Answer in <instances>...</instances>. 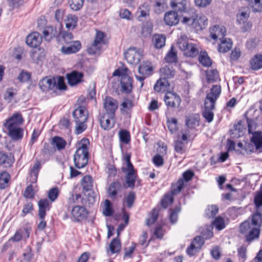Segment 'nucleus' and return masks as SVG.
Instances as JSON below:
<instances>
[{
    "label": "nucleus",
    "instance_id": "nucleus-1",
    "mask_svg": "<svg viewBox=\"0 0 262 262\" xmlns=\"http://www.w3.org/2000/svg\"><path fill=\"white\" fill-rule=\"evenodd\" d=\"M39 86L43 92L51 90L56 93L57 90H66L67 86L64 79L62 76L46 77L43 78L39 82Z\"/></svg>",
    "mask_w": 262,
    "mask_h": 262
},
{
    "label": "nucleus",
    "instance_id": "nucleus-2",
    "mask_svg": "<svg viewBox=\"0 0 262 262\" xmlns=\"http://www.w3.org/2000/svg\"><path fill=\"white\" fill-rule=\"evenodd\" d=\"M117 77L120 81L119 91L122 93L129 94L133 89V79L129 76V70L127 68H121L116 69L112 74Z\"/></svg>",
    "mask_w": 262,
    "mask_h": 262
},
{
    "label": "nucleus",
    "instance_id": "nucleus-3",
    "mask_svg": "<svg viewBox=\"0 0 262 262\" xmlns=\"http://www.w3.org/2000/svg\"><path fill=\"white\" fill-rule=\"evenodd\" d=\"M81 146L76 150L74 156V162L76 167L81 168L85 167L88 162L89 152L87 144L89 141L88 139L83 138L81 140Z\"/></svg>",
    "mask_w": 262,
    "mask_h": 262
},
{
    "label": "nucleus",
    "instance_id": "nucleus-4",
    "mask_svg": "<svg viewBox=\"0 0 262 262\" xmlns=\"http://www.w3.org/2000/svg\"><path fill=\"white\" fill-rule=\"evenodd\" d=\"M73 116L76 125V133L78 134L82 133L86 128L85 122L88 118L85 107L83 106L78 107L73 112Z\"/></svg>",
    "mask_w": 262,
    "mask_h": 262
},
{
    "label": "nucleus",
    "instance_id": "nucleus-5",
    "mask_svg": "<svg viewBox=\"0 0 262 262\" xmlns=\"http://www.w3.org/2000/svg\"><path fill=\"white\" fill-rule=\"evenodd\" d=\"M240 231L246 235V241L248 242L258 238L259 235V229L252 225L249 220L245 221L241 224Z\"/></svg>",
    "mask_w": 262,
    "mask_h": 262
},
{
    "label": "nucleus",
    "instance_id": "nucleus-6",
    "mask_svg": "<svg viewBox=\"0 0 262 262\" xmlns=\"http://www.w3.org/2000/svg\"><path fill=\"white\" fill-rule=\"evenodd\" d=\"M88 211L86 208L80 205H76L73 207L71 210V219L75 222H80L86 219Z\"/></svg>",
    "mask_w": 262,
    "mask_h": 262
},
{
    "label": "nucleus",
    "instance_id": "nucleus-7",
    "mask_svg": "<svg viewBox=\"0 0 262 262\" xmlns=\"http://www.w3.org/2000/svg\"><path fill=\"white\" fill-rule=\"evenodd\" d=\"M124 57L127 62L130 64L137 63L141 57L140 50L136 47H130L124 52Z\"/></svg>",
    "mask_w": 262,
    "mask_h": 262
},
{
    "label": "nucleus",
    "instance_id": "nucleus-8",
    "mask_svg": "<svg viewBox=\"0 0 262 262\" xmlns=\"http://www.w3.org/2000/svg\"><path fill=\"white\" fill-rule=\"evenodd\" d=\"M23 122L22 115L19 113H15L7 119L4 123V126L7 129L19 127Z\"/></svg>",
    "mask_w": 262,
    "mask_h": 262
},
{
    "label": "nucleus",
    "instance_id": "nucleus-9",
    "mask_svg": "<svg viewBox=\"0 0 262 262\" xmlns=\"http://www.w3.org/2000/svg\"><path fill=\"white\" fill-rule=\"evenodd\" d=\"M164 101L168 107L174 108L180 106L181 99L177 94L168 92L165 95Z\"/></svg>",
    "mask_w": 262,
    "mask_h": 262
},
{
    "label": "nucleus",
    "instance_id": "nucleus-10",
    "mask_svg": "<svg viewBox=\"0 0 262 262\" xmlns=\"http://www.w3.org/2000/svg\"><path fill=\"white\" fill-rule=\"evenodd\" d=\"M81 45L79 41L76 40L71 42L63 46L60 49L62 53L69 55L77 52L81 48Z\"/></svg>",
    "mask_w": 262,
    "mask_h": 262
},
{
    "label": "nucleus",
    "instance_id": "nucleus-11",
    "mask_svg": "<svg viewBox=\"0 0 262 262\" xmlns=\"http://www.w3.org/2000/svg\"><path fill=\"white\" fill-rule=\"evenodd\" d=\"M200 116L198 114H189L185 117V125L191 130L195 129L200 125Z\"/></svg>",
    "mask_w": 262,
    "mask_h": 262
},
{
    "label": "nucleus",
    "instance_id": "nucleus-12",
    "mask_svg": "<svg viewBox=\"0 0 262 262\" xmlns=\"http://www.w3.org/2000/svg\"><path fill=\"white\" fill-rule=\"evenodd\" d=\"M42 37L36 32L29 34L26 37V42L28 46L32 48L37 47L41 43Z\"/></svg>",
    "mask_w": 262,
    "mask_h": 262
},
{
    "label": "nucleus",
    "instance_id": "nucleus-13",
    "mask_svg": "<svg viewBox=\"0 0 262 262\" xmlns=\"http://www.w3.org/2000/svg\"><path fill=\"white\" fill-rule=\"evenodd\" d=\"M104 37V34L103 32L98 31H97L96 37L92 44V47L88 50L90 53L95 54L96 53L97 51L100 49Z\"/></svg>",
    "mask_w": 262,
    "mask_h": 262
},
{
    "label": "nucleus",
    "instance_id": "nucleus-14",
    "mask_svg": "<svg viewBox=\"0 0 262 262\" xmlns=\"http://www.w3.org/2000/svg\"><path fill=\"white\" fill-rule=\"evenodd\" d=\"M226 32V28L220 25H215L210 29V36L214 40H221L224 38Z\"/></svg>",
    "mask_w": 262,
    "mask_h": 262
},
{
    "label": "nucleus",
    "instance_id": "nucleus-15",
    "mask_svg": "<svg viewBox=\"0 0 262 262\" xmlns=\"http://www.w3.org/2000/svg\"><path fill=\"white\" fill-rule=\"evenodd\" d=\"M68 83L71 86H75L82 81L83 74L81 72L73 71L67 74Z\"/></svg>",
    "mask_w": 262,
    "mask_h": 262
},
{
    "label": "nucleus",
    "instance_id": "nucleus-16",
    "mask_svg": "<svg viewBox=\"0 0 262 262\" xmlns=\"http://www.w3.org/2000/svg\"><path fill=\"white\" fill-rule=\"evenodd\" d=\"M104 107L107 114L115 115V112L118 107L117 101L111 97H106L104 101Z\"/></svg>",
    "mask_w": 262,
    "mask_h": 262
},
{
    "label": "nucleus",
    "instance_id": "nucleus-17",
    "mask_svg": "<svg viewBox=\"0 0 262 262\" xmlns=\"http://www.w3.org/2000/svg\"><path fill=\"white\" fill-rule=\"evenodd\" d=\"M114 116L107 114L102 116L99 120L101 127L105 130L112 128L115 124Z\"/></svg>",
    "mask_w": 262,
    "mask_h": 262
},
{
    "label": "nucleus",
    "instance_id": "nucleus-18",
    "mask_svg": "<svg viewBox=\"0 0 262 262\" xmlns=\"http://www.w3.org/2000/svg\"><path fill=\"white\" fill-rule=\"evenodd\" d=\"M208 25V19L203 15H195L193 27L196 31L202 30Z\"/></svg>",
    "mask_w": 262,
    "mask_h": 262
},
{
    "label": "nucleus",
    "instance_id": "nucleus-19",
    "mask_svg": "<svg viewBox=\"0 0 262 262\" xmlns=\"http://www.w3.org/2000/svg\"><path fill=\"white\" fill-rule=\"evenodd\" d=\"M60 27L57 29L56 27L49 26L43 31V36L45 39L47 41H50L53 37H57L60 34Z\"/></svg>",
    "mask_w": 262,
    "mask_h": 262
},
{
    "label": "nucleus",
    "instance_id": "nucleus-20",
    "mask_svg": "<svg viewBox=\"0 0 262 262\" xmlns=\"http://www.w3.org/2000/svg\"><path fill=\"white\" fill-rule=\"evenodd\" d=\"M176 71L170 65H166L160 70V77L167 80L174 78Z\"/></svg>",
    "mask_w": 262,
    "mask_h": 262
},
{
    "label": "nucleus",
    "instance_id": "nucleus-21",
    "mask_svg": "<svg viewBox=\"0 0 262 262\" xmlns=\"http://www.w3.org/2000/svg\"><path fill=\"white\" fill-rule=\"evenodd\" d=\"M164 21L167 25L172 26L178 24L179 18L176 11H170L165 13Z\"/></svg>",
    "mask_w": 262,
    "mask_h": 262
},
{
    "label": "nucleus",
    "instance_id": "nucleus-22",
    "mask_svg": "<svg viewBox=\"0 0 262 262\" xmlns=\"http://www.w3.org/2000/svg\"><path fill=\"white\" fill-rule=\"evenodd\" d=\"M187 4L186 0H171L170 2V7L173 11L179 12H185Z\"/></svg>",
    "mask_w": 262,
    "mask_h": 262
},
{
    "label": "nucleus",
    "instance_id": "nucleus-23",
    "mask_svg": "<svg viewBox=\"0 0 262 262\" xmlns=\"http://www.w3.org/2000/svg\"><path fill=\"white\" fill-rule=\"evenodd\" d=\"M121 248V244L119 237L113 238L110 243L108 249L107 250V253L112 255L118 253Z\"/></svg>",
    "mask_w": 262,
    "mask_h": 262
},
{
    "label": "nucleus",
    "instance_id": "nucleus-24",
    "mask_svg": "<svg viewBox=\"0 0 262 262\" xmlns=\"http://www.w3.org/2000/svg\"><path fill=\"white\" fill-rule=\"evenodd\" d=\"M39 207L38 216L39 218H45L46 211L50 209L49 201L48 199H41L38 203Z\"/></svg>",
    "mask_w": 262,
    "mask_h": 262
},
{
    "label": "nucleus",
    "instance_id": "nucleus-25",
    "mask_svg": "<svg viewBox=\"0 0 262 262\" xmlns=\"http://www.w3.org/2000/svg\"><path fill=\"white\" fill-rule=\"evenodd\" d=\"M68 204L71 205L72 208L79 204L86 205V200L84 198H81V195L79 194H73L68 199Z\"/></svg>",
    "mask_w": 262,
    "mask_h": 262
},
{
    "label": "nucleus",
    "instance_id": "nucleus-26",
    "mask_svg": "<svg viewBox=\"0 0 262 262\" xmlns=\"http://www.w3.org/2000/svg\"><path fill=\"white\" fill-rule=\"evenodd\" d=\"M8 130V135L13 140H21L24 135V129L20 127H13L7 129Z\"/></svg>",
    "mask_w": 262,
    "mask_h": 262
},
{
    "label": "nucleus",
    "instance_id": "nucleus-27",
    "mask_svg": "<svg viewBox=\"0 0 262 262\" xmlns=\"http://www.w3.org/2000/svg\"><path fill=\"white\" fill-rule=\"evenodd\" d=\"M14 161V159L11 154L8 155L0 151V165L5 167H10Z\"/></svg>",
    "mask_w": 262,
    "mask_h": 262
},
{
    "label": "nucleus",
    "instance_id": "nucleus-28",
    "mask_svg": "<svg viewBox=\"0 0 262 262\" xmlns=\"http://www.w3.org/2000/svg\"><path fill=\"white\" fill-rule=\"evenodd\" d=\"M166 36L163 34H156L153 35L152 42L157 49H161L165 45Z\"/></svg>",
    "mask_w": 262,
    "mask_h": 262
},
{
    "label": "nucleus",
    "instance_id": "nucleus-29",
    "mask_svg": "<svg viewBox=\"0 0 262 262\" xmlns=\"http://www.w3.org/2000/svg\"><path fill=\"white\" fill-rule=\"evenodd\" d=\"M30 233L28 229H24L22 230H19L17 231L15 234L12 236L9 241H12V242H17L20 241L23 238L25 239L28 238L29 237Z\"/></svg>",
    "mask_w": 262,
    "mask_h": 262
},
{
    "label": "nucleus",
    "instance_id": "nucleus-30",
    "mask_svg": "<svg viewBox=\"0 0 262 262\" xmlns=\"http://www.w3.org/2000/svg\"><path fill=\"white\" fill-rule=\"evenodd\" d=\"M169 86L168 81L160 77L154 86V89L158 92H165Z\"/></svg>",
    "mask_w": 262,
    "mask_h": 262
},
{
    "label": "nucleus",
    "instance_id": "nucleus-31",
    "mask_svg": "<svg viewBox=\"0 0 262 262\" xmlns=\"http://www.w3.org/2000/svg\"><path fill=\"white\" fill-rule=\"evenodd\" d=\"M41 168L40 162L37 161L33 166L30 169V175L31 177V183H35L36 182L39 171Z\"/></svg>",
    "mask_w": 262,
    "mask_h": 262
},
{
    "label": "nucleus",
    "instance_id": "nucleus-32",
    "mask_svg": "<svg viewBox=\"0 0 262 262\" xmlns=\"http://www.w3.org/2000/svg\"><path fill=\"white\" fill-rule=\"evenodd\" d=\"M121 184L118 182L112 183L108 188V196L112 199H115L117 193L121 190Z\"/></svg>",
    "mask_w": 262,
    "mask_h": 262
},
{
    "label": "nucleus",
    "instance_id": "nucleus-33",
    "mask_svg": "<svg viewBox=\"0 0 262 262\" xmlns=\"http://www.w3.org/2000/svg\"><path fill=\"white\" fill-rule=\"evenodd\" d=\"M221 40V43L218 47V51L220 53H226L232 48V42L230 38H224Z\"/></svg>",
    "mask_w": 262,
    "mask_h": 262
},
{
    "label": "nucleus",
    "instance_id": "nucleus-34",
    "mask_svg": "<svg viewBox=\"0 0 262 262\" xmlns=\"http://www.w3.org/2000/svg\"><path fill=\"white\" fill-rule=\"evenodd\" d=\"M52 145L58 150H61L65 148L67 141L61 137L55 136L52 139Z\"/></svg>",
    "mask_w": 262,
    "mask_h": 262
},
{
    "label": "nucleus",
    "instance_id": "nucleus-35",
    "mask_svg": "<svg viewBox=\"0 0 262 262\" xmlns=\"http://www.w3.org/2000/svg\"><path fill=\"white\" fill-rule=\"evenodd\" d=\"M187 47V48L184 50V54L186 56L193 57L199 54V50L196 45L189 43Z\"/></svg>",
    "mask_w": 262,
    "mask_h": 262
},
{
    "label": "nucleus",
    "instance_id": "nucleus-36",
    "mask_svg": "<svg viewBox=\"0 0 262 262\" xmlns=\"http://www.w3.org/2000/svg\"><path fill=\"white\" fill-rule=\"evenodd\" d=\"M153 70L152 67L149 62L147 61L140 64L138 68L140 74L148 76L151 74Z\"/></svg>",
    "mask_w": 262,
    "mask_h": 262
},
{
    "label": "nucleus",
    "instance_id": "nucleus-37",
    "mask_svg": "<svg viewBox=\"0 0 262 262\" xmlns=\"http://www.w3.org/2000/svg\"><path fill=\"white\" fill-rule=\"evenodd\" d=\"M251 68L253 70L262 68V55H256L250 61Z\"/></svg>",
    "mask_w": 262,
    "mask_h": 262
},
{
    "label": "nucleus",
    "instance_id": "nucleus-38",
    "mask_svg": "<svg viewBox=\"0 0 262 262\" xmlns=\"http://www.w3.org/2000/svg\"><path fill=\"white\" fill-rule=\"evenodd\" d=\"M121 108H120V111L121 113L123 114L127 115L130 112L133 107L134 106V104L131 100L128 99H125L121 104Z\"/></svg>",
    "mask_w": 262,
    "mask_h": 262
},
{
    "label": "nucleus",
    "instance_id": "nucleus-39",
    "mask_svg": "<svg viewBox=\"0 0 262 262\" xmlns=\"http://www.w3.org/2000/svg\"><path fill=\"white\" fill-rule=\"evenodd\" d=\"M81 185L83 190L86 191L91 190L93 186V180L90 176L84 177L81 180Z\"/></svg>",
    "mask_w": 262,
    "mask_h": 262
},
{
    "label": "nucleus",
    "instance_id": "nucleus-40",
    "mask_svg": "<svg viewBox=\"0 0 262 262\" xmlns=\"http://www.w3.org/2000/svg\"><path fill=\"white\" fill-rule=\"evenodd\" d=\"M137 178V173L136 171H127L125 177L126 183L128 187L133 188L135 186V180Z\"/></svg>",
    "mask_w": 262,
    "mask_h": 262
},
{
    "label": "nucleus",
    "instance_id": "nucleus-41",
    "mask_svg": "<svg viewBox=\"0 0 262 262\" xmlns=\"http://www.w3.org/2000/svg\"><path fill=\"white\" fill-rule=\"evenodd\" d=\"M189 41L187 36L184 34H181L178 38L177 41V45L178 48L182 51H184L187 47L189 45Z\"/></svg>",
    "mask_w": 262,
    "mask_h": 262
},
{
    "label": "nucleus",
    "instance_id": "nucleus-42",
    "mask_svg": "<svg viewBox=\"0 0 262 262\" xmlns=\"http://www.w3.org/2000/svg\"><path fill=\"white\" fill-rule=\"evenodd\" d=\"M164 59L168 63H176L178 60L177 51L173 47L165 57Z\"/></svg>",
    "mask_w": 262,
    "mask_h": 262
},
{
    "label": "nucleus",
    "instance_id": "nucleus-43",
    "mask_svg": "<svg viewBox=\"0 0 262 262\" xmlns=\"http://www.w3.org/2000/svg\"><path fill=\"white\" fill-rule=\"evenodd\" d=\"M66 28L68 29L74 28L77 24V17L74 15L69 14L65 20Z\"/></svg>",
    "mask_w": 262,
    "mask_h": 262
},
{
    "label": "nucleus",
    "instance_id": "nucleus-44",
    "mask_svg": "<svg viewBox=\"0 0 262 262\" xmlns=\"http://www.w3.org/2000/svg\"><path fill=\"white\" fill-rule=\"evenodd\" d=\"M102 208V212L104 215L105 216H110L112 215L113 213V209L112 206V203L109 200H105Z\"/></svg>",
    "mask_w": 262,
    "mask_h": 262
},
{
    "label": "nucleus",
    "instance_id": "nucleus-45",
    "mask_svg": "<svg viewBox=\"0 0 262 262\" xmlns=\"http://www.w3.org/2000/svg\"><path fill=\"white\" fill-rule=\"evenodd\" d=\"M221 92V88L220 85H214L210 90V92L207 96L211 97L216 101L220 97Z\"/></svg>",
    "mask_w": 262,
    "mask_h": 262
},
{
    "label": "nucleus",
    "instance_id": "nucleus-46",
    "mask_svg": "<svg viewBox=\"0 0 262 262\" xmlns=\"http://www.w3.org/2000/svg\"><path fill=\"white\" fill-rule=\"evenodd\" d=\"M251 141L254 144L256 149L262 148V135L260 133H253Z\"/></svg>",
    "mask_w": 262,
    "mask_h": 262
},
{
    "label": "nucleus",
    "instance_id": "nucleus-47",
    "mask_svg": "<svg viewBox=\"0 0 262 262\" xmlns=\"http://www.w3.org/2000/svg\"><path fill=\"white\" fill-rule=\"evenodd\" d=\"M10 179L9 173L4 171L0 173V189H4L8 185Z\"/></svg>",
    "mask_w": 262,
    "mask_h": 262
},
{
    "label": "nucleus",
    "instance_id": "nucleus-48",
    "mask_svg": "<svg viewBox=\"0 0 262 262\" xmlns=\"http://www.w3.org/2000/svg\"><path fill=\"white\" fill-rule=\"evenodd\" d=\"M17 94V91L16 89L12 88L7 89L4 95V99L8 103L12 101L14 96Z\"/></svg>",
    "mask_w": 262,
    "mask_h": 262
},
{
    "label": "nucleus",
    "instance_id": "nucleus-49",
    "mask_svg": "<svg viewBox=\"0 0 262 262\" xmlns=\"http://www.w3.org/2000/svg\"><path fill=\"white\" fill-rule=\"evenodd\" d=\"M167 127L169 131L173 134L177 132L178 127V120L174 118L168 119L167 121Z\"/></svg>",
    "mask_w": 262,
    "mask_h": 262
},
{
    "label": "nucleus",
    "instance_id": "nucleus-50",
    "mask_svg": "<svg viewBox=\"0 0 262 262\" xmlns=\"http://www.w3.org/2000/svg\"><path fill=\"white\" fill-rule=\"evenodd\" d=\"M219 208L216 205L208 206L205 210V215L208 218L213 217L218 212Z\"/></svg>",
    "mask_w": 262,
    "mask_h": 262
},
{
    "label": "nucleus",
    "instance_id": "nucleus-51",
    "mask_svg": "<svg viewBox=\"0 0 262 262\" xmlns=\"http://www.w3.org/2000/svg\"><path fill=\"white\" fill-rule=\"evenodd\" d=\"M199 59L204 66L209 67L211 65V61L206 52H201Z\"/></svg>",
    "mask_w": 262,
    "mask_h": 262
},
{
    "label": "nucleus",
    "instance_id": "nucleus-52",
    "mask_svg": "<svg viewBox=\"0 0 262 262\" xmlns=\"http://www.w3.org/2000/svg\"><path fill=\"white\" fill-rule=\"evenodd\" d=\"M254 12L262 11V0H248Z\"/></svg>",
    "mask_w": 262,
    "mask_h": 262
},
{
    "label": "nucleus",
    "instance_id": "nucleus-53",
    "mask_svg": "<svg viewBox=\"0 0 262 262\" xmlns=\"http://www.w3.org/2000/svg\"><path fill=\"white\" fill-rule=\"evenodd\" d=\"M247 249L245 246H242L237 249V257L239 262H245L247 258Z\"/></svg>",
    "mask_w": 262,
    "mask_h": 262
},
{
    "label": "nucleus",
    "instance_id": "nucleus-54",
    "mask_svg": "<svg viewBox=\"0 0 262 262\" xmlns=\"http://www.w3.org/2000/svg\"><path fill=\"white\" fill-rule=\"evenodd\" d=\"M190 129L187 128V129L181 130L180 134L178 135V138L181 139L183 142L187 143L192 136L190 133Z\"/></svg>",
    "mask_w": 262,
    "mask_h": 262
},
{
    "label": "nucleus",
    "instance_id": "nucleus-55",
    "mask_svg": "<svg viewBox=\"0 0 262 262\" xmlns=\"http://www.w3.org/2000/svg\"><path fill=\"white\" fill-rule=\"evenodd\" d=\"M41 151L46 160H49L50 156L54 153V151L52 150L51 146L49 144L46 143L43 144Z\"/></svg>",
    "mask_w": 262,
    "mask_h": 262
},
{
    "label": "nucleus",
    "instance_id": "nucleus-56",
    "mask_svg": "<svg viewBox=\"0 0 262 262\" xmlns=\"http://www.w3.org/2000/svg\"><path fill=\"white\" fill-rule=\"evenodd\" d=\"M59 35L61 37L64 43L67 44L71 42H73V36L71 32L66 31H60Z\"/></svg>",
    "mask_w": 262,
    "mask_h": 262
},
{
    "label": "nucleus",
    "instance_id": "nucleus-57",
    "mask_svg": "<svg viewBox=\"0 0 262 262\" xmlns=\"http://www.w3.org/2000/svg\"><path fill=\"white\" fill-rule=\"evenodd\" d=\"M251 224L255 227H259L262 224V214L260 212H256L253 214Z\"/></svg>",
    "mask_w": 262,
    "mask_h": 262
},
{
    "label": "nucleus",
    "instance_id": "nucleus-58",
    "mask_svg": "<svg viewBox=\"0 0 262 262\" xmlns=\"http://www.w3.org/2000/svg\"><path fill=\"white\" fill-rule=\"evenodd\" d=\"M219 78V73L217 70H212L207 72L206 78L209 82H212L217 80Z\"/></svg>",
    "mask_w": 262,
    "mask_h": 262
},
{
    "label": "nucleus",
    "instance_id": "nucleus-59",
    "mask_svg": "<svg viewBox=\"0 0 262 262\" xmlns=\"http://www.w3.org/2000/svg\"><path fill=\"white\" fill-rule=\"evenodd\" d=\"M124 160L126 163V168H122V171H134L135 170L134 168L133 165L130 162V155L126 154L124 157Z\"/></svg>",
    "mask_w": 262,
    "mask_h": 262
},
{
    "label": "nucleus",
    "instance_id": "nucleus-60",
    "mask_svg": "<svg viewBox=\"0 0 262 262\" xmlns=\"http://www.w3.org/2000/svg\"><path fill=\"white\" fill-rule=\"evenodd\" d=\"M119 138L121 142L128 144L130 138L129 133L126 130H122L119 132Z\"/></svg>",
    "mask_w": 262,
    "mask_h": 262
},
{
    "label": "nucleus",
    "instance_id": "nucleus-61",
    "mask_svg": "<svg viewBox=\"0 0 262 262\" xmlns=\"http://www.w3.org/2000/svg\"><path fill=\"white\" fill-rule=\"evenodd\" d=\"M173 201V199L172 194H166L161 200V204L163 208H166L168 206V205L172 203Z\"/></svg>",
    "mask_w": 262,
    "mask_h": 262
},
{
    "label": "nucleus",
    "instance_id": "nucleus-62",
    "mask_svg": "<svg viewBox=\"0 0 262 262\" xmlns=\"http://www.w3.org/2000/svg\"><path fill=\"white\" fill-rule=\"evenodd\" d=\"M212 224L214 227L218 230H221L225 227L224 220L220 216L216 217Z\"/></svg>",
    "mask_w": 262,
    "mask_h": 262
},
{
    "label": "nucleus",
    "instance_id": "nucleus-63",
    "mask_svg": "<svg viewBox=\"0 0 262 262\" xmlns=\"http://www.w3.org/2000/svg\"><path fill=\"white\" fill-rule=\"evenodd\" d=\"M83 2L84 0H70L69 1V4L72 10L77 11L82 7Z\"/></svg>",
    "mask_w": 262,
    "mask_h": 262
},
{
    "label": "nucleus",
    "instance_id": "nucleus-64",
    "mask_svg": "<svg viewBox=\"0 0 262 262\" xmlns=\"http://www.w3.org/2000/svg\"><path fill=\"white\" fill-rule=\"evenodd\" d=\"M182 141L178 139L174 142V149L178 154H182L185 152V145Z\"/></svg>",
    "mask_w": 262,
    "mask_h": 262
}]
</instances>
